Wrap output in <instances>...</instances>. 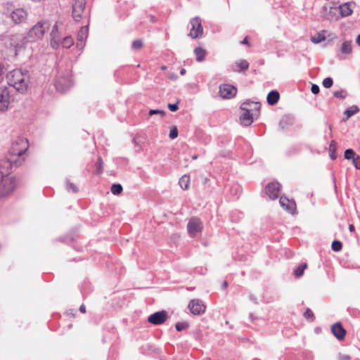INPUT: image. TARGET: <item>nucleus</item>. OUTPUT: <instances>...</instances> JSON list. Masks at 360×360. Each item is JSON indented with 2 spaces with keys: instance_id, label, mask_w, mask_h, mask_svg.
<instances>
[{
  "instance_id": "nucleus-1",
  "label": "nucleus",
  "mask_w": 360,
  "mask_h": 360,
  "mask_svg": "<svg viewBox=\"0 0 360 360\" xmlns=\"http://www.w3.org/2000/svg\"><path fill=\"white\" fill-rule=\"evenodd\" d=\"M6 79L10 86L19 93L24 94L27 91L30 84V72L27 70L15 69L7 74Z\"/></svg>"
},
{
  "instance_id": "nucleus-2",
  "label": "nucleus",
  "mask_w": 360,
  "mask_h": 360,
  "mask_svg": "<svg viewBox=\"0 0 360 360\" xmlns=\"http://www.w3.org/2000/svg\"><path fill=\"white\" fill-rule=\"evenodd\" d=\"M28 148V141L27 139L19 138L13 142L9 150V158L8 161L11 167L20 166L24 158H21Z\"/></svg>"
},
{
  "instance_id": "nucleus-3",
  "label": "nucleus",
  "mask_w": 360,
  "mask_h": 360,
  "mask_svg": "<svg viewBox=\"0 0 360 360\" xmlns=\"http://www.w3.org/2000/svg\"><path fill=\"white\" fill-rule=\"evenodd\" d=\"M260 103L259 102H253L250 100H246L240 105V110L243 111L240 116L241 124L244 126H250L253 122V114L250 113V110H259Z\"/></svg>"
},
{
  "instance_id": "nucleus-4",
  "label": "nucleus",
  "mask_w": 360,
  "mask_h": 360,
  "mask_svg": "<svg viewBox=\"0 0 360 360\" xmlns=\"http://www.w3.org/2000/svg\"><path fill=\"white\" fill-rule=\"evenodd\" d=\"M16 185L13 176L6 174L0 177V198L7 197L13 193Z\"/></svg>"
},
{
  "instance_id": "nucleus-5",
  "label": "nucleus",
  "mask_w": 360,
  "mask_h": 360,
  "mask_svg": "<svg viewBox=\"0 0 360 360\" xmlns=\"http://www.w3.org/2000/svg\"><path fill=\"white\" fill-rule=\"evenodd\" d=\"M49 26L50 24L47 21L37 22L28 32L27 41H32L36 40L37 39L42 37L46 31L49 30Z\"/></svg>"
},
{
  "instance_id": "nucleus-6",
  "label": "nucleus",
  "mask_w": 360,
  "mask_h": 360,
  "mask_svg": "<svg viewBox=\"0 0 360 360\" xmlns=\"http://www.w3.org/2000/svg\"><path fill=\"white\" fill-rule=\"evenodd\" d=\"M63 30L64 26L61 22H56L53 26L51 32V46L53 49H58L60 46Z\"/></svg>"
},
{
  "instance_id": "nucleus-7",
  "label": "nucleus",
  "mask_w": 360,
  "mask_h": 360,
  "mask_svg": "<svg viewBox=\"0 0 360 360\" xmlns=\"http://www.w3.org/2000/svg\"><path fill=\"white\" fill-rule=\"evenodd\" d=\"M191 28L189 36L193 39H197L202 36L203 27L202 26V20L200 17H195L190 20Z\"/></svg>"
},
{
  "instance_id": "nucleus-8",
  "label": "nucleus",
  "mask_w": 360,
  "mask_h": 360,
  "mask_svg": "<svg viewBox=\"0 0 360 360\" xmlns=\"http://www.w3.org/2000/svg\"><path fill=\"white\" fill-rule=\"evenodd\" d=\"M202 225L200 219L197 217H192L189 220L187 224V230L191 237H195L198 233L202 231Z\"/></svg>"
},
{
  "instance_id": "nucleus-9",
  "label": "nucleus",
  "mask_w": 360,
  "mask_h": 360,
  "mask_svg": "<svg viewBox=\"0 0 360 360\" xmlns=\"http://www.w3.org/2000/svg\"><path fill=\"white\" fill-rule=\"evenodd\" d=\"M85 6V0H74L72 4V18L75 21H79L84 11Z\"/></svg>"
},
{
  "instance_id": "nucleus-10",
  "label": "nucleus",
  "mask_w": 360,
  "mask_h": 360,
  "mask_svg": "<svg viewBox=\"0 0 360 360\" xmlns=\"http://www.w3.org/2000/svg\"><path fill=\"white\" fill-rule=\"evenodd\" d=\"M27 41V38L25 37L22 34H16L11 36L9 46L14 48L15 53L16 55L17 52L23 48L25 44Z\"/></svg>"
},
{
  "instance_id": "nucleus-11",
  "label": "nucleus",
  "mask_w": 360,
  "mask_h": 360,
  "mask_svg": "<svg viewBox=\"0 0 360 360\" xmlns=\"http://www.w3.org/2000/svg\"><path fill=\"white\" fill-rule=\"evenodd\" d=\"M237 94V89L231 84H223L219 86V95L223 98H232Z\"/></svg>"
},
{
  "instance_id": "nucleus-12",
  "label": "nucleus",
  "mask_w": 360,
  "mask_h": 360,
  "mask_svg": "<svg viewBox=\"0 0 360 360\" xmlns=\"http://www.w3.org/2000/svg\"><path fill=\"white\" fill-rule=\"evenodd\" d=\"M72 84V81L69 77H59L56 80L55 84L57 91L61 93L67 91Z\"/></svg>"
},
{
  "instance_id": "nucleus-13",
  "label": "nucleus",
  "mask_w": 360,
  "mask_h": 360,
  "mask_svg": "<svg viewBox=\"0 0 360 360\" xmlns=\"http://www.w3.org/2000/svg\"><path fill=\"white\" fill-rule=\"evenodd\" d=\"M168 315L166 311L155 312L148 317V321L153 325H160L165 322Z\"/></svg>"
},
{
  "instance_id": "nucleus-14",
  "label": "nucleus",
  "mask_w": 360,
  "mask_h": 360,
  "mask_svg": "<svg viewBox=\"0 0 360 360\" xmlns=\"http://www.w3.org/2000/svg\"><path fill=\"white\" fill-rule=\"evenodd\" d=\"M188 308L193 314L200 315L205 312L206 307L200 300L194 299L189 302Z\"/></svg>"
},
{
  "instance_id": "nucleus-15",
  "label": "nucleus",
  "mask_w": 360,
  "mask_h": 360,
  "mask_svg": "<svg viewBox=\"0 0 360 360\" xmlns=\"http://www.w3.org/2000/svg\"><path fill=\"white\" fill-rule=\"evenodd\" d=\"M281 184L278 182H271L266 186L265 191L270 199L275 200L279 196Z\"/></svg>"
},
{
  "instance_id": "nucleus-16",
  "label": "nucleus",
  "mask_w": 360,
  "mask_h": 360,
  "mask_svg": "<svg viewBox=\"0 0 360 360\" xmlns=\"http://www.w3.org/2000/svg\"><path fill=\"white\" fill-rule=\"evenodd\" d=\"M10 103L9 91L7 87H0V110H6Z\"/></svg>"
},
{
  "instance_id": "nucleus-17",
  "label": "nucleus",
  "mask_w": 360,
  "mask_h": 360,
  "mask_svg": "<svg viewBox=\"0 0 360 360\" xmlns=\"http://www.w3.org/2000/svg\"><path fill=\"white\" fill-rule=\"evenodd\" d=\"M89 28L87 25L83 26L81 27L77 34V48L79 50L82 49L85 46V41L88 37Z\"/></svg>"
},
{
  "instance_id": "nucleus-18",
  "label": "nucleus",
  "mask_w": 360,
  "mask_h": 360,
  "mask_svg": "<svg viewBox=\"0 0 360 360\" xmlns=\"http://www.w3.org/2000/svg\"><path fill=\"white\" fill-rule=\"evenodd\" d=\"M281 206L290 214H295L296 210V204L294 201H290L286 197L281 196L279 200Z\"/></svg>"
},
{
  "instance_id": "nucleus-19",
  "label": "nucleus",
  "mask_w": 360,
  "mask_h": 360,
  "mask_svg": "<svg viewBox=\"0 0 360 360\" xmlns=\"http://www.w3.org/2000/svg\"><path fill=\"white\" fill-rule=\"evenodd\" d=\"M331 332L338 340H342L345 338L346 330L340 322L335 323L331 326Z\"/></svg>"
},
{
  "instance_id": "nucleus-20",
  "label": "nucleus",
  "mask_w": 360,
  "mask_h": 360,
  "mask_svg": "<svg viewBox=\"0 0 360 360\" xmlns=\"http://www.w3.org/2000/svg\"><path fill=\"white\" fill-rule=\"evenodd\" d=\"M27 12L22 8H17L11 13V18L15 23H20L26 19Z\"/></svg>"
},
{
  "instance_id": "nucleus-21",
  "label": "nucleus",
  "mask_w": 360,
  "mask_h": 360,
  "mask_svg": "<svg viewBox=\"0 0 360 360\" xmlns=\"http://www.w3.org/2000/svg\"><path fill=\"white\" fill-rule=\"evenodd\" d=\"M249 68V63L245 60H240L235 63V67H233L234 72H243Z\"/></svg>"
},
{
  "instance_id": "nucleus-22",
  "label": "nucleus",
  "mask_w": 360,
  "mask_h": 360,
  "mask_svg": "<svg viewBox=\"0 0 360 360\" xmlns=\"http://www.w3.org/2000/svg\"><path fill=\"white\" fill-rule=\"evenodd\" d=\"M279 98L280 95L278 91H277L276 90H272L267 95V103L271 105H275L276 103H278Z\"/></svg>"
},
{
  "instance_id": "nucleus-23",
  "label": "nucleus",
  "mask_w": 360,
  "mask_h": 360,
  "mask_svg": "<svg viewBox=\"0 0 360 360\" xmlns=\"http://www.w3.org/2000/svg\"><path fill=\"white\" fill-rule=\"evenodd\" d=\"M340 15L342 17H347L352 13V9L351 8V3H345L339 6Z\"/></svg>"
},
{
  "instance_id": "nucleus-24",
  "label": "nucleus",
  "mask_w": 360,
  "mask_h": 360,
  "mask_svg": "<svg viewBox=\"0 0 360 360\" xmlns=\"http://www.w3.org/2000/svg\"><path fill=\"white\" fill-rule=\"evenodd\" d=\"M195 59L198 62H202L205 60L206 56V50L201 47H196L194 49Z\"/></svg>"
},
{
  "instance_id": "nucleus-25",
  "label": "nucleus",
  "mask_w": 360,
  "mask_h": 360,
  "mask_svg": "<svg viewBox=\"0 0 360 360\" xmlns=\"http://www.w3.org/2000/svg\"><path fill=\"white\" fill-rule=\"evenodd\" d=\"M352 41H344L340 49V51L343 54H349L352 53Z\"/></svg>"
},
{
  "instance_id": "nucleus-26",
  "label": "nucleus",
  "mask_w": 360,
  "mask_h": 360,
  "mask_svg": "<svg viewBox=\"0 0 360 360\" xmlns=\"http://www.w3.org/2000/svg\"><path fill=\"white\" fill-rule=\"evenodd\" d=\"M74 44L73 39L70 36H65L60 40V46L63 48L68 49L71 47Z\"/></svg>"
},
{
  "instance_id": "nucleus-27",
  "label": "nucleus",
  "mask_w": 360,
  "mask_h": 360,
  "mask_svg": "<svg viewBox=\"0 0 360 360\" xmlns=\"http://www.w3.org/2000/svg\"><path fill=\"white\" fill-rule=\"evenodd\" d=\"M190 177L187 175L182 176L179 181V184L183 190H187L189 188Z\"/></svg>"
},
{
  "instance_id": "nucleus-28",
  "label": "nucleus",
  "mask_w": 360,
  "mask_h": 360,
  "mask_svg": "<svg viewBox=\"0 0 360 360\" xmlns=\"http://www.w3.org/2000/svg\"><path fill=\"white\" fill-rule=\"evenodd\" d=\"M344 156H345V158L347 160H353L354 159L360 160V156L356 155L355 152L351 148L347 149L345 151Z\"/></svg>"
},
{
  "instance_id": "nucleus-29",
  "label": "nucleus",
  "mask_w": 360,
  "mask_h": 360,
  "mask_svg": "<svg viewBox=\"0 0 360 360\" xmlns=\"http://www.w3.org/2000/svg\"><path fill=\"white\" fill-rule=\"evenodd\" d=\"M359 112V108L356 105H352L347 108L344 114L347 116V119L349 118L352 115H355L356 113Z\"/></svg>"
},
{
  "instance_id": "nucleus-30",
  "label": "nucleus",
  "mask_w": 360,
  "mask_h": 360,
  "mask_svg": "<svg viewBox=\"0 0 360 360\" xmlns=\"http://www.w3.org/2000/svg\"><path fill=\"white\" fill-rule=\"evenodd\" d=\"M335 149H336V142L335 141H332L330 142V144L329 146L330 157L332 160H335L337 158V155L335 153Z\"/></svg>"
},
{
  "instance_id": "nucleus-31",
  "label": "nucleus",
  "mask_w": 360,
  "mask_h": 360,
  "mask_svg": "<svg viewBox=\"0 0 360 360\" xmlns=\"http://www.w3.org/2000/svg\"><path fill=\"white\" fill-rule=\"evenodd\" d=\"M123 188L122 186L120 184H114L111 186V192L114 195H119L122 193Z\"/></svg>"
},
{
  "instance_id": "nucleus-32",
  "label": "nucleus",
  "mask_w": 360,
  "mask_h": 360,
  "mask_svg": "<svg viewBox=\"0 0 360 360\" xmlns=\"http://www.w3.org/2000/svg\"><path fill=\"white\" fill-rule=\"evenodd\" d=\"M325 40V36L321 34H318L316 36L311 37V41L314 44H319Z\"/></svg>"
},
{
  "instance_id": "nucleus-33",
  "label": "nucleus",
  "mask_w": 360,
  "mask_h": 360,
  "mask_svg": "<svg viewBox=\"0 0 360 360\" xmlns=\"http://www.w3.org/2000/svg\"><path fill=\"white\" fill-rule=\"evenodd\" d=\"M66 189L68 191H72L75 193L78 191L77 187L72 183L70 182L68 180L66 181Z\"/></svg>"
},
{
  "instance_id": "nucleus-34",
  "label": "nucleus",
  "mask_w": 360,
  "mask_h": 360,
  "mask_svg": "<svg viewBox=\"0 0 360 360\" xmlns=\"http://www.w3.org/2000/svg\"><path fill=\"white\" fill-rule=\"evenodd\" d=\"M188 327L187 322H178L175 325V328L177 331H182Z\"/></svg>"
},
{
  "instance_id": "nucleus-35",
  "label": "nucleus",
  "mask_w": 360,
  "mask_h": 360,
  "mask_svg": "<svg viewBox=\"0 0 360 360\" xmlns=\"http://www.w3.org/2000/svg\"><path fill=\"white\" fill-rule=\"evenodd\" d=\"M342 243L339 240H334L332 243L331 248L333 251L338 252L342 249Z\"/></svg>"
},
{
  "instance_id": "nucleus-36",
  "label": "nucleus",
  "mask_w": 360,
  "mask_h": 360,
  "mask_svg": "<svg viewBox=\"0 0 360 360\" xmlns=\"http://www.w3.org/2000/svg\"><path fill=\"white\" fill-rule=\"evenodd\" d=\"M143 46V42L141 40H134L131 44V49L134 50H139Z\"/></svg>"
},
{
  "instance_id": "nucleus-37",
  "label": "nucleus",
  "mask_w": 360,
  "mask_h": 360,
  "mask_svg": "<svg viewBox=\"0 0 360 360\" xmlns=\"http://www.w3.org/2000/svg\"><path fill=\"white\" fill-rule=\"evenodd\" d=\"M322 84L325 88L328 89L333 86V80L331 77H326L323 79Z\"/></svg>"
},
{
  "instance_id": "nucleus-38",
  "label": "nucleus",
  "mask_w": 360,
  "mask_h": 360,
  "mask_svg": "<svg viewBox=\"0 0 360 360\" xmlns=\"http://www.w3.org/2000/svg\"><path fill=\"white\" fill-rule=\"evenodd\" d=\"M169 136L171 139H174L178 136V129L176 127L174 126L172 127Z\"/></svg>"
},
{
  "instance_id": "nucleus-39",
  "label": "nucleus",
  "mask_w": 360,
  "mask_h": 360,
  "mask_svg": "<svg viewBox=\"0 0 360 360\" xmlns=\"http://www.w3.org/2000/svg\"><path fill=\"white\" fill-rule=\"evenodd\" d=\"M304 316L306 319H309L311 321H313L315 319L314 313L311 311L310 309H307L304 314Z\"/></svg>"
},
{
  "instance_id": "nucleus-40",
  "label": "nucleus",
  "mask_w": 360,
  "mask_h": 360,
  "mask_svg": "<svg viewBox=\"0 0 360 360\" xmlns=\"http://www.w3.org/2000/svg\"><path fill=\"white\" fill-rule=\"evenodd\" d=\"M103 160L101 157H99L96 163V172L98 174H101L103 172Z\"/></svg>"
},
{
  "instance_id": "nucleus-41",
  "label": "nucleus",
  "mask_w": 360,
  "mask_h": 360,
  "mask_svg": "<svg viewBox=\"0 0 360 360\" xmlns=\"http://www.w3.org/2000/svg\"><path fill=\"white\" fill-rule=\"evenodd\" d=\"M333 96L336 98L344 99L346 98L347 94L345 91L340 90L333 92Z\"/></svg>"
},
{
  "instance_id": "nucleus-42",
  "label": "nucleus",
  "mask_w": 360,
  "mask_h": 360,
  "mask_svg": "<svg viewBox=\"0 0 360 360\" xmlns=\"http://www.w3.org/2000/svg\"><path fill=\"white\" fill-rule=\"evenodd\" d=\"M150 116L153 115H160L161 117H163L165 115V112L162 110H150L148 112Z\"/></svg>"
},
{
  "instance_id": "nucleus-43",
  "label": "nucleus",
  "mask_w": 360,
  "mask_h": 360,
  "mask_svg": "<svg viewBox=\"0 0 360 360\" xmlns=\"http://www.w3.org/2000/svg\"><path fill=\"white\" fill-rule=\"evenodd\" d=\"M320 89L317 84H313L311 87V91L314 94H317L319 93Z\"/></svg>"
},
{
  "instance_id": "nucleus-44",
  "label": "nucleus",
  "mask_w": 360,
  "mask_h": 360,
  "mask_svg": "<svg viewBox=\"0 0 360 360\" xmlns=\"http://www.w3.org/2000/svg\"><path fill=\"white\" fill-rule=\"evenodd\" d=\"M168 108L172 112H176L179 109L178 103H169Z\"/></svg>"
},
{
  "instance_id": "nucleus-45",
  "label": "nucleus",
  "mask_w": 360,
  "mask_h": 360,
  "mask_svg": "<svg viewBox=\"0 0 360 360\" xmlns=\"http://www.w3.org/2000/svg\"><path fill=\"white\" fill-rule=\"evenodd\" d=\"M307 268V264L302 262L299 264L294 270H305Z\"/></svg>"
},
{
  "instance_id": "nucleus-46",
  "label": "nucleus",
  "mask_w": 360,
  "mask_h": 360,
  "mask_svg": "<svg viewBox=\"0 0 360 360\" xmlns=\"http://www.w3.org/2000/svg\"><path fill=\"white\" fill-rule=\"evenodd\" d=\"M294 275L296 278H300L302 277L304 273V271H294Z\"/></svg>"
},
{
  "instance_id": "nucleus-47",
  "label": "nucleus",
  "mask_w": 360,
  "mask_h": 360,
  "mask_svg": "<svg viewBox=\"0 0 360 360\" xmlns=\"http://www.w3.org/2000/svg\"><path fill=\"white\" fill-rule=\"evenodd\" d=\"M357 160L358 159H354L352 160V164L356 169H360V165L356 162Z\"/></svg>"
},
{
  "instance_id": "nucleus-48",
  "label": "nucleus",
  "mask_w": 360,
  "mask_h": 360,
  "mask_svg": "<svg viewBox=\"0 0 360 360\" xmlns=\"http://www.w3.org/2000/svg\"><path fill=\"white\" fill-rule=\"evenodd\" d=\"M79 311H80L82 313H83V314H84V313L86 312V307H85V306H84V304H82V305L80 306V307H79Z\"/></svg>"
},
{
  "instance_id": "nucleus-49",
  "label": "nucleus",
  "mask_w": 360,
  "mask_h": 360,
  "mask_svg": "<svg viewBox=\"0 0 360 360\" xmlns=\"http://www.w3.org/2000/svg\"><path fill=\"white\" fill-rule=\"evenodd\" d=\"M227 286H228V283L226 281H224L222 283V285H221L222 289H225Z\"/></svg>"
},
{
  "instance_id": "nucleus-50",
  "label": "nucleus",
  "mask_w": 360,
  "mask_h": 360,
  "mask_svg": "<svg viewBox=\"0 0 360 360\" xmlns=\"http://www.w3.org/2000/svg\"><path fill=\"white\" fill-rule=\"evenodd\" d=\"M341 360H350V357L348 355H344L341 357Z\"/></svg>"
},
{
  "instance_id": "nucleus-51",
  "label": "nucleus",
  "mask_w": 360,
  "mask_h": 360,
  "mask_svg": "<svg viewBox=\"0 0 360 360\" xmlns=\"http://www.w3.org/2000/svg\"><path fill=\"white\" fill-rule=\"evenodd\" d=\"M349 231L353 232L354 231V226L353 224H349Z\"/></svg>"
},
{
  "instance_id": "nucleus-52",
  "label": "nucleus",
  "mask_w": 360,
  "mask_h": 360,
  "mask_svg": "<svg viewBox=\"0 0 360 360\" xmlns=\"http://www.w3.org/2000/svg\"><path fill=\"white\" fill-rule=\"evenodd\" d=\"M356 44L360 46V34H359V36L357 37L356 38Z\"/></svg>"
},
{
  "instance_id": "nucleus-53",
  "label": "nucleus",
  "mask_w": 360,
  "mask_h": 360,
  "mask_svg": "<svg viewBox=\"0 0 360 360\" xmlns=\"http://www.w3.org/2000/svg\"><path fill=\"white\" fill-rule=\"evenodd\" d=\"M243 44H247L248 43L247 37H245L241 42Z\"/></svg>"
},
{
  "instance_id": "nucleus-54",
  "label": "nucleus",
  "mask_w": 360,
  "mask_h": 360,
  "mask_svg": "<svg viewBox=\"0 0 360 360\" xmlns=\"http://www.w3.org/2000/svg\"><path fill=\"white\" fill-rule=\"evenodd\" d=\"M186 70L185 69H181V71H180V74L181 75H184L186 74Z\"/></svg>"
},
{
  "instance_id": "nucleus-55",
  "label": "nucleus",
  "mask_w": 360,
  "mask_h": 360,
  "mask_svg": "<svg viewBox=\"0 0 360 360\" xmlns=\"http://www.w3.org/2000/svg\"><path fill=\"white\" fill-rule=\"evenodd\" d=\"M197 158H198V155H194L192 156L193 160H196Z\"/></svg>"
},
{
  "instance_id": "nucleus-56",
  "label": "nucleus",
  "mask_w": 360,
  "mask_h": 360,
  "mask_svg": "<svg viewBox=\"0 0 360 360\" xmlns=\"http://www.w3.org/2000/svg\"><path fill=\"white\" fill-rule=\"evenodd\" d=\"M250 299L256 303V300L255 298H253L252 296H250Z\"/></svg>"
},
{
  "instance_id": "nucleus-57",
  "label": "nucleus",
  "mask_w": 360,
  "mask_h": 360,
  "mask_svg": "<svg viewBox=\"0 0 360 360\" xmlns=\"http://www.w3.org/2000/svg\"><path fill=\"white\" fill-rule=\"evenodd\" d=\"M133 141L136 143V139H133Z\"/></svg>"
}]
</instances>
